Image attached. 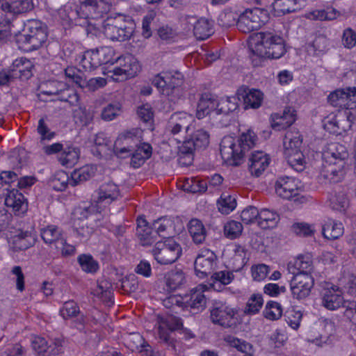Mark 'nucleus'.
Returning <instances> with one entry per match:
<instances>
[{"mask_svg":"<svg viewBox=\"0 0 356 356\" xmlns=\"http://www.w3.org/2000/svg\"><path fill=\"white\" fill-rule=\"evenodd\" d=\"M250 54L254 66H259L263 58L277 59L286 52L284 39L271 32H259L250 44Z\"/></svg>","mask_w":356,"mask_h":356,"instance_id":"1","label":"nucleus"},{"mask_svg":"<svg viewBox=\"0 0 356 356\" xmlns=\"http://www.w3.org/2000/svg\"><path fill=\"white\" fill-rule=\"evenodd\" d=\"M256 134L248 130L238 138L230 136L222 138L220 144V152L223 161L229 165L238 166L243 162L247 152L256 145Z\"/></svg>","mask_w":356,"mask_h":356,"instance_id":"2","label":"nucleus"},{"mask_svg":"<svg viewBox=\"0 0 356 356\" xmlns=\"http://www.w3.org/2000/svg\"><path fill=\"white\" fill-rule=\"evenodd\" d=\"M348 158L347 148L342 144L332 143L323 153L321 176L329 182L340 181L345 175L346 160Z\"/></svg>","mask_w":356,"mask_h":356,"instance_id":"3","label":"nucleus"},{"mask_svg":"<svg viewBox=\"0 0 356 356\" xmlns=\"http://www.w3.org/2000/svg\"><path fill=\"white\" fill-rule=\"evenodd\" d=\"M152 84L159 92L175 102L183 95V74L177 71H163L156 74L152 79Z\"/></svg>","mask_w":356,"mask_h":356,"instance_id":"4","label":"nucleus"},{"mask_svg":"<svg viewBox=\"0 0 356 356\" xmlns=\"http://www.w3.org/2000/svg\"><path fill=\"white\" fill-rule=\"evenodd\" d=\"M136 24L129 16L118 15L109 17L102 24V32L112 41L124 42L129 40L135 31Z\"/></svg>","mask_w":356,"mask_h":356,"instance_id":"5","label":"nucleus"},{"mask_svg":"<svg viewBox=\"0 0 356 356\" xmlns=\"http://www.w3.org/2000/svg\"><path fill=\"white\" fill-rule=\"evenodd\" d=\"M46 29L36 20L28 22L21 33L16 35L19 49L30 52L38 49L47 40Z\"/></svg>","mask_w":356,"mask_h":356,"instance_id":"6","label":"nucleus"},{"mask_svg":"<svg viewBox=\"0 0 356 356\" xmlns=\"http://www.w3.org/2000/svg\"><path fill=\"white\" fill-rule=\"evenodd\" d=\"M152 254L156 262L161 265H169L175 263L182 254L181 245L171 237L156 241Z\"/></svg>","mask_w":356,"mask_h":356,"instance_id":"7","label":"nucleus"},{"mask_svg":"<svg viewBox=\"0 0 356 356\" xmlns=\"http://www.w3.org/2000/svg\"><path fill=\"white\" fill-rule=\"evenodd\" d=\"M115 67L108 71V76L115 81H123L135 76L140 70L137 59L131 54L118 56L115 60Z\"/></svg>","mask_w":356,"mask_h":356,"instance_id":"8","label":"nucleus"},{"mask_svg":"<svg viewBox=\"0 0 356 356\" xmlns=\"http://www.w3.org/2000/svg\"><path fill=\"white\" fill-rule=\"evenodd\" d=\"M41 93L54 96V99L68 102L71 106L79 104V96L77 92L66 83L56 80L49 81L42 86Z\"/></svg>","mask_w":356,"mask_h":356,"instance_id":"9","label":"nucleus"},{"mask_svg":"<svg viewBox=\"0 0 356 356\" xmlns=\"http://www.w3.org/2000/svg\"><path fill=\"white\" fill-rule=\"evenodd\" d=\"M141 139V131L132 129L120 134L114 143L113 151L120 158H126L131 155L135 148L139 147Z\"/></svg>","mask_w":356,"mask_h":356,"instance_id":"10","label":"nucleus"},{"mask_svg":"<svg viewBox=\"0 0 356 356\" xmlns=\"http://www.w3.org/2000/svg\"><path fill=\"white\" fill-rule=\"evenodd\" d=\"M301 188L298 181L292 177H281L275 182V192L280 197L292 200L296 202L303 203L307 199L301 195Z\"/></svg>","mask_w":356,"mask_h":356,"instance_id":"11","label":"nucleus"},{"mask_svg":"<svg viewBox=\"0 0 356 356\" xmlns=\"http://www.w3.org/2000/svg\"><path fill=\"white\" fill-rule=\"evenodd\" d=\"M290 282V289L293 298L303 300L307 298L314 285L312 275L295 273Z\"/></svg>","mask_w":356,"mask_h":356,"instance_id":"12","label":"nucleus"},{"mask_svg":"<svg viewBox=\"0 0 356 356\" xmlns=\"http://www.w3.org/2000/svg\"><path fill=\"white\" fill-rule=\"evenodd\" d=\"M262 14H264V11L259 8L246 9L238 17V29L243 33H250L259 29L264 24V20L261 19L260 16Z\"/></svg>","mask_w":356,"mask_h":356,"instance_id":"13","label":"nucleus"},{"mask_svg":"<svg viewBox=\"0 0 356 356\" xmlns=\"http://www.w3.org/2000/svg\"><path fill=\"white\" fill-rule=\"evenodd\" d=\"M216 266L217 257L209 249L201 250L194 262L195 274L200 278H204L212 274Z\"/></svg>","mask_w":356,"mask_h":356,"instance_id":"14","label":"nucleus"},{"mask_svg":"<svg viewBox=\"0 0 356 356\" xmlns=\"http://www.w3.org/2000/svg\"><path fill=\"white\" fill-rule=\"evenodd\" d=\"M31 345L37 356H56L63 352L62 341L59 339L48 343L44 338L35 337Z\"/></svg>","mask_w":356,"mask_h":356,"instance_id":"15","label":"nucleus"},{"mask_svg":"<svg viewBox=\"0 0 356 356\" xmlns=\"http://www.w3.org/2000/svg\"><path fill=\"white\" fill-rule=\"evenodd\" d=\"M95 0H85L81 3L76 11L70 10L69 19L74 21V15H77V22L76 23L79 26H85L88 24V19H98Z\"/></svg>","mask_w":356,"mask_h":356,"instance_id":"16","label":"nucleus"},{"mask_svg":"<svg viewBox=\"0 0 356 356\" xmlns=\"http://www.w3.org/2000/svg\"><path fill=\"white\" fill-rule=\"evenodd\" d=\"M342 291L337 286L324 289L321 292L322 305L329 310H336L340 307H343L344 300Z\"/></svg>","mask_w":356,"mask_h":356,"instance_id":"17","label":"nucleus"},{"mask_svg":"<svg viewBox=\"0 0 356 356\" xmlns=\"http://www.w3.org/2000/svg\"><path fill=\"white\" fill-rule=\"evenodd\" d=\"M209 144V135L203 129L196 130L191 137L183 142L181 151L184 154H192L195 149H204Z\"/></svg>","mask_w":356,"mask_h":356,"instance_id":"18","label":"nucleus"},{"mask_svg":"<svg viewBox=\"0 0 356 356\" xmlns=\"http://www.w3.org/2000/svg\"><path fill=\"white\" fill-rule=\"evenodd\" d=\"M97 197L95 201L97 205L105 207L115 201L120 196L118 186L113 181L102 184L96 191Z\"/></svg>","mask_w":356,"mask_h":356,"instance_id":"19","label":"nucleus"},{"mask_svg":"<svg viewBox=\"0 0 356 356\" xmlns=\"http://www.w3.org/2000/svg\"><path fill=\"white\" fill-rule=\"evenodd\" d=\"M207 299L201 289H193L189 294L184 296V310L188 309L191 313H198L206 307Z\"/></svg>","mask_w":356,"mask_h":356,"instance_id":"20","label":"nucleus"},{"mask_svg":"<svg viewBox=\"0 0 356 356\" xmlns=\"http://www.w3.org/2000/svg\"><path fill=\"white\" fill-rule=\"evenodd\" d=\"M236 312L226 304L216 305L211 310V319L214 324L230 327Z\"/></svg>","mask_w":356,"mask_h":356,"instance_id":"21","label":"nucleus"},{"mask_svg":"<svg viewBox=\"0 0 356 356\" xmlns=\"http://www.w3.org/2000/svg\"><path fill=\"white\" fill-rule=\"evenodd\" d=\"M136 222V235L140 244L143 246H150L154 243L157 238L152 226L143 217H138Z\"/></svg>","mask_w":356,"mask_h":356,"instance_id":"22","label":"nucleus"},{"mask_svg":"<svg viewBox=\"0 0 356 356\" xmlns=\"http://www.w3.org/2000/svg\"><path fill=\"white\" fill-rule=\"evenodd\" d=\"M236 95L243 101L244 109H257L261 106L264 94L259 90L241 88Z\"/></svg>","mask_w":356,"mask_h":356,"instance_id":"23","label":"nucleus"},{"mask_svg":"<svg viewBox=\"0 0 356 356\" xmlns=\"http://www.w3.org/2000/svg\"><path fill=\"white\" fill-rule=\"evenodd\" d=\"M5 204L7 207L11 208L17 216L24 214L28 209V202L24 195L15 188L7 193Z\"/></svg>","mask_w":356,"mask_h":356,"instance_id":"24","label":"nucleus"},{"mask_svg":"<svg viewBox=\"0 0 356 356\" xmlns=\"http://www.w3.org/2000/svg\"><path fill=\"white\" fill-rule=\"evenodd\" d=\"M271 126L277 131L285 129L293 124L296 120V110L286 107L282 113H273L270 116Z\"/></svg>","mask_w":356,"mask_h":356,"instance_id":"25","label":"nucleus"},{"mask_svg":"<svg viewBox=\"0 0 356 356\" xmlns=\"http://www.w3.org/2000/svg\"><path fill=\"white\" fill-rule=\"evenodd\" d=\"M1 10L6 14L10 15L13 18L19 15L26 13L33 9L32 0H10L1 6Z\"/></svg>","mask_w":356,"mask_h":356,"instance_id":"26","label":"nucleus"},{"mask_svg":"<svg viewBox=\"0 0 356 356\" xmlns=\"http://www.w3.org/2000/svg\"><path fill=\"white\" fill-rule=\"evenodd\" d=\"M191 121V117L186 113H175L168 120L166 130L175 136L182 131H188Z\"/></svg>","mask_w":356,"mask_h":356,"instance_id":"27","label":"nucleus"},{"mask_svg":"<svg viewBox=\"0 0 356 356\" xmlns=\"http://www.w3.org/2000/svg\"><path fill=\"white\" fill-rule=\"evenodd\" d=\"M218 100L215 95L209 93H203L197 103L196 116L202 119L210 113L211 111L217 112Z\"/></svg>","mask_w":356,"mask_h":356,"instance_id":"28","label":"nucleus"},{"mask_svg":"<svg viewBox=\"0 0 356 356\" xmlns=\"http://www.w3.org/2000/svg\"><path fill=\"white\" fill-rule=\"evenodd\" d=\"M249 170L252 175L259 177L270 163V158L263 152H255L249 159Z\"/></svg>","mask_w":356,"mask_h":356,"instance_id":"29","label":"nucleus"},{"mask_svg":"<svg viewBox=\"0 0 356 356\" xmlns=\"http://www.w3.org/2000/svg\"><path fill=\"white\" fill-rule=\"evenodd\" d=\"M188 22H194L193 33L197 40H205L213 33V23L205 19L196 20L195 17H188Z\"/></svg>","mask_w":356,"mask_h":356,"instance_id":"30","label":"nucleus"},{"mask_svg":"<svg viewBox=\"0 0 356 356\" xmlns=\"http://www.w3.org/2000/svg\"><path fill=\"white\" fill-rule=\"evenodd\" d=\"M40 236L43 241L54 247L58 245H62L63 238L65 237L62 229L54 225H49L40 229Z\"/></svg>","mask_w":356,"mask_h":356,"instance_id":"31","label":"nucleus"},{"mask_svg":"<svg viewBox=\"0 0 356 356\" xmlns=\"http://www.w3.org/2000/svg\"><path fill=\"white\" fill-rule=\"evenodd\" d=\"M35 241V234L33 230H19L12 238V245L16 251L24 250L34 245Z\"/></svg>","mask_w":356,"mask_h":356,"instance_id":"32","label":"nucleus"},{"mask_svg":"<svg viewBox=\"0 0 356 356\" xmlns=\"http://www.w3.org/2000/svg\"><path fill=\"white\" fill-rule=\"evenodd\" d=\"M164 282L167 291H175L185 284V274L181 269H172L165 275Z\"/></svg>","mask_w":356,"mask_h":356,"instance_id":"33","label":"nucleus"},{"mask_svg":"<svg viewBox=\"0 0 356 356\" xmlns=\"http://www.w3.org/2000/svg\"><path fill=\"white\" fill-rule=\"evenodd\" d=\"M33 65L32 62L22 57L13 61L10 71L13 72L15 76L19 75L21 79H29L33 75Z\"/></svg>","mask_w":356,"mask_h":356,"instance_id":"34","label":"nucleus"},{"mask_svg":"<svg viewBox=\"0 0 356 356\" xmlns=\"http://www.w3.org/2000/svg\"><path fill=\"white\" fill-rule=\"evenodd\" d=\"M96 168L92 165H86L74 170L70 177V185L76 186L92 177L96 172Z\"/></svg>","mask_w":356,"mask_h":356,"instance_id":"35","label":"nucleus"},{"mask_svg":"<svg viewBox=\"0 0 356 356\" xmlns=\"http://www.w3.org/2000/svg\"><path fill=\"white\" fill-rule=\"evenodd\" d=\"M188 232L195 244H202L206 239L207 232L202 221L191 219L188 224Z\"/></svg>","mask_w":356,"mask_h":356,"instance_id":"36","label":"nucleus"},{"mask_svg":"<svg viewBox=\"0 0 356 356\" xmlns=\"http://www.w3.org/2000/svg\"><path fill=\"white\" fill-rule=\"evenodd\" d=\"M341 16H345V13H341L334 8L328 7L326 9L315 10L308 13L307 17L312 20L332 21L337 19Z\"/></svg>","mask_w":356,"mask_h":356,"instance_id":"37","label":"nucleus"},{"mask_svg":"<svg viewBox=\"0 0 356 356\" xmlns=\"http://www.w3.org/2000/svg\"><path fill=\"white\" fill-rule=\"evenodd\" d=\"M131 165L137 168L141 166L152 155V147L147 143H143L131 153Z\"/></svg>","mask_w":356,"mask_h":356,"instance_id":"38","label":"nucleus"},{"mask_svg":"<svg viewBox=\"0 0 356 356\" xmlns=\"http://www.w3.org/2000/svg\"><path fill=\"white\" fill-rule=\"evenodd\" d=\"M302 143V137L299 131H289L286 133L284 138V152L301 151Z\"/></svg>","mask_w":356,"mask_h":356,"instance_id":"39","label":"nucleus"},{"mask_svg":"<svg viewBox=\"0 0 356 356\" xmlns=\"http://www.w3.org/2000/svg\"><path fill=\"white\" fill-rule=\"evenodd\" d=\"M302 143V137L299 131H289L286 133L284 138V152L301 151Z\"/></svg>","mask_w":356,"mask_h":356,"instance_id":"40","label":"nucleus"},{"mask_svg":"<svg viewBox=\"0 0 356 356\" xmlns=\"http://www.w3.org/2000/svg\"><path fill=\"white\" fill-rule=\"evenodd\" d=\"M280 220L279 215L267 209L259 211L257 224L262 229H270L276 227Z\"/></svg>","mask_w":356,"mask_h":356,"instance_id":"41","label":"nucleus"},{"mask_svg":"<svg viewBox=\"0 0 356 356\" xmlns=\"http://www.w3.org/2000/svg\"><path fill=\"white\" fill-rule=\"evenodd\" d=\"M330 206L333 210L344 211L349 205V200L346 193L339 188L330 193L329 197Z\"/></svg>","mask_w":356,"mask_h":356,"instance_id":"42","label":"nucleus"},{"mask_svg":"<svg viewBox=\"0 0 356 356\" xmlns=\"http://www.w3.org/2000/svg\"><path fill=\"white\" fill-rule=\"evenodd\" d=\"M272 6L274 16L281 17L297 10V0H274Z\"/></svg>","mask_w":356,"mask_h":356,"instance_id":"43","label":"nucleus"},{"mask_svg":"<svg viewBox=\"0 0 356 356\" xmlns=\"http://www.w3.org/2000/svg\"><path fill=\"white\" fill-rule=\"evenodd\" d=\"M322 232L325 238L329 240H335L343 235V227L341 222L329 219L323 225Z\"/></svg>","mask_w":356,"mask_h":356,"instance_id":"44","label":"nucleus"},{"mask_svg":"<svg viewBox=\"0 0 356 356\" xmlns=\"http://www.w3.org/2000/svg\"><path fill=\"white\" fill-rule=\"evenodd\" d=\"M211 275L212 282L209 284V286L211 288L218 291L222 289V286L229 284L234 277L233 273L227 270L212 273Z\"/></svg>","mask_w":356,"mask_h":356,"instance_id":"45","label":"nucleus"},{"mask_svg":"<svg viewBox=\"0 0 356 356\" xmlns=\"http://www.w3.org/2000/svg\"><path fill=\"white\" fill-rule=\"evenodd\" d=\"M240 97L238 95L227 97L218 101L217 114L227 115L238 108Z\"/></svg>","mask_w":356,"mask_h":356,"instance_id":"46","label":"nucleus"},{"mask_svg":"<svg viewBox=\"0 0 356 356\" xmlns=\"http://www.w3.org/2000/svg\"><path fill=\"white\" fill-rule=\"evenodd\" d=\"M80 150L78 147L69 146L64 149L59 157V161L65 167H72L78 161Z\"/></svg>","mask_w":356,"mask_h":356,"instance_id":"47","label":"nucleus"},{"mask_svg":"<svg viewBox=\"0 0 356 356\" xmlns=\"http://www.w3.org/2000/svg\"><path fill=\"white\" fill-rule=\"evenodd\" d=\"M80 65L86 71L91 72L100 66L96 49L86 51L82 55L80 60Z\"/></svg>","mask_w":356,"mask_h":356,"instance_id":"48","label":"nucleus"},{"mask_svg":"<svg viewBox=\"0 0 356 356\" xmlns=\"http://www.w3.org/2000/svg\"><path fill=\"white\" fill-rule=\"evenodd\" d=\"M284 156L288 164L294 170L301 172L305 169L306 161L301 151L296 152H284Z\"/></svg>","mask_w":356,"mask_h":356,"instance_id":"49","label":"nucleus"},{"mask_svg":"<svg viewBox=\"0 0 356 356\" xmlns=\"http://www.w3.org/2000/svg\"><path fill=\"white\" fill-rule=\"evenodd\" d=\"M125 343L131 351L142 352L143 350H147L145 348L149 346L143 336L138 332L129 334L125 339Z\"/></svg>","mask_w":356,"mask_h":356,"instance_id":"50","label":"nucleus"},{"mask_svg":"<svg viewBox=\"0 0 356 356\" xmlns=\"http://www.w3.org/2000/svg\"><path fill=\"white\" fill-rule=\"evenodd\" d=\"M293 266L298 270L296 273L311 275L313 270L312 257L309 254L298 256L293 263Z\"/></svg>","mask_w":356,"mask_h":356,"instance_id":"51","label":"nucleus"},{"mask_svg":"<svg viewBox=\"0 0 356 356\" xmlns=\"http://www.w3.org/2000/svg\"><path fill=\"white\" fill-rule=\"evenodd\" d=\"M264 304V300L261 294L253 293L249 298L244 313L247 315H254L257 314L261 309Z\"/></svg>","mask_w":356,"mask_h":356,"instance_id":"52","label":"nucleus"},{"mask_svg":"<svg viewBox=\"0 0 356 356\" xmlns=\"http://www.w3.org/2000/svg\"><path fill=\"white\" fill-rule=\"evenodd\" d=\"M93 294L99 297L104 302H112L113 294L111 289V284L107 281L98 282L96 288L93 290Z\"/></svg>","mask_w":356,"mask_h":356,"instance_id":"53","label":"nucleus"},{"mask_svg":"<svg viewBox=\"0 0 356 356\" xmlns=\"http://www.w3.org/2000/svg\"><path fill=\"white\" fill-rule=\"evenodd\" d=\"M218 207L221 213L228 214L236 208V199L227 193H222L218 200Z\"/></svg>","mask_w":356,"mask_h":356,"instance_id":"54","label":"nucleus"},{"mask_svg":"<svg viewBox=\"0 0 356 356\" xmlns=\"http://www.w3.org/2000/svg\"><path fill=\"white\" fill-rule=\"evenodd\" d=\"M282 315V308L280 303L268 301L263 311V316L270 321L279 319Z\"/></svg>","mask_w":356,"mask_h":356,"instance_id":"55","label":"nucleus"},{"mask_svg":"<svg viewBox=\"0 0 356 356\" xmlns=\"http://www.w3.org/2000/svg\"><path fill=\"white\" fill-rule=\"evenodd\" d=\"M77 260L81 269L86 273H95L99 268L98 262L90 254H81Z\"/></svg>","mask_w":356,"mask_h":356,"instance_id":"56","label":"nucleus"},{"mask_svg":"<svg viewBox=\"0 0 356 356\" xmlns=\"http://www.w3.org/2000/svg\"><path fill=\"white\" fill-rule=\"evenodd\" d=\"M122 105L119 102L110 103L102 111L101 117L104 121H111L120 115Z\"/></svg>","mask_w":356,"mask_h":356,"instance_id":"57","label":"nucleus"},{"mask_svg":"<svg viewBox=\"0 0 356 356\" xmlns=\"http://www.w3.org/2000/svg\"><path fill=\"white\" fill-rule=\"evenodd\" d=\"M328 40L323 35H318L315 38L313 42L308 44L307 51L310 54L319 55L327 49Z\"/></svg>","mask_w":356,"mask_h":356,"instance_id":"58","label":"nucleus"},{"mask_svg":"<svg viewBox=\"0 0 356 356\" xmlns=\"http://www.w3.org/2000/svg\"><path fill=\"white\" fill-rule=\"evenodd\" d=\"M70 182V178L69 175L64 171H60L54 175L51 180V185L55 191H63L66 189Z\"/></svg>","mask_w":356,"mask_h":356,"instance_id":"59","label":"nucleus"},{"mask_svg":"<svg viewBox=\"0 0 356 356\" xmlns=\"http://www.w3.org/2000/svg\"><path fill=\"white\" fill-rule=\"evenodd\" d=\"M243 229V225L240 222L230 220L225 225L224 233L226 237L235 239L241 236Z\"/></svg>","mask_w":356,"mask_h":356,"instance_id":"60","label":"nucleus"},{"mask_svg":"<svg viewBox=\"0 0 356 356\" xmlns=\"http://www.w3.org/2000/svg\"><path fill=\"white\" fill-rule=\"evenodd\" d=\"M302 317V312L300 310H296L294 308L288 309L284 314L286 323L293 330L298 329Z\"/></svg>","mask_w":356,"mask_h":356,"instance_id":"61","label":"nucleus"},{"mask_svg":"<svg viewBox=\"0 0 356 356\" xmlns=\"http://www.w3.org/2000/svg\"><path fill=\"white\" fill-rule=\"evenodd\" d=\"M346 89H340L331 92L327 97V101L333 106L346 108Z\"/></svg>","mask_w":356,"mask_h":356,"instance_id":"62","label":"nucleus"},{"mask_svg":"<svg viewBox=\"0 0 356 356\" xmlns=\"http://www.w3.org/2000/svg\"><path fill=\"white\" fill-rule=\"evenodd\" d=\"M100 65L107 63H115V58H113L115 51L110 47H102L96 49Z\"/></svg>","mask_w":356,"mask_h":356,"instance_id":"63","label":"nucleus"},{"mask_svg":"<svg viewBox=\"0 0 356 356\" xmlns=\"http://www.w3.org/2000/svg\"><path fill=\"white\" fill-rule=\"evenodd\" d=\"M79 313V307L72 300L65 302L60 310L61 316L65 319L76 317Z\"/></svg>","mask_w":356,"mask_h":356,"instance_id":"64","label":"nucleus"}]
</instances>
